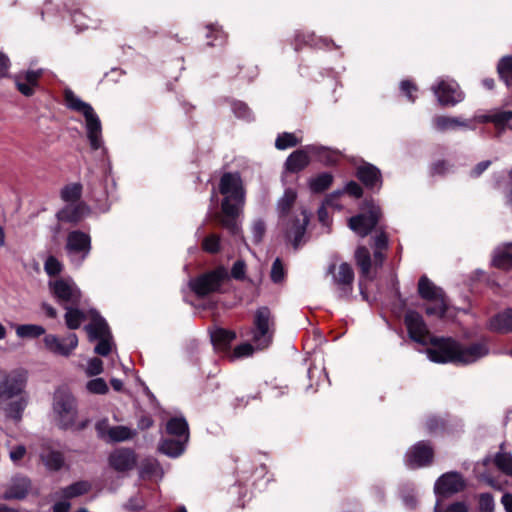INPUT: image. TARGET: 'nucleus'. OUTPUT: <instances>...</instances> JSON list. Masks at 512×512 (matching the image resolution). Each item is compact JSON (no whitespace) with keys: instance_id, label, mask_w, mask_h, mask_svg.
<instances>
[{"instance_id":"obj_1","label":"nucleus","mask_w":512,"mask_h":512,"mask_svg":"<svg viewBox=\"0 0 512 512\" xmlns=\"http://www.w3.org/2000/svg\"><path fill=\"white\" fill-rule=\"evenodd\" d=\"M219 193L224 196L221 213L216 216L218 224L236 236L241 228L238 218L245 204L246 190L239 172H224L219 180Z\"/></svg>"},{"instance_id":"obj_2","label":"nucleus","mask_w":512,"mask_h":512,"mask_svg":"<svg viewBox=\"0 0 512 512\" xmlns=\"http://www.w3.org/2000/svg\"><path fill=\"white\" fill-rule=\"evenodd\" d=\"M427 349L429 359L434 363L454 365H469L489 354L486 342H474L468 346L462 345L452 337L432 336Z\"/></svg>"},{"instance_id":"obj_3","label":"nucleus","mask_w":512,"mask_h":512,"mask_svg":"<svg viewBox=\"0 0 512 512\" xmlns=\"http://www.w3.org/2000/svg\"><path fill=\"white\" fill-rule=\"evenodd\" d=\"M64 103L72 111L81 113L86 121L87 138L92 150L96 151L102 146V125L93 107L78 98L75 93L67 88L63 92Z\"/></svg>"},{"instance_id":"obj_4","label":"nucleus","mask_w":512,"mask_h":512,"mask_svg":"<svg viewBox=\"0 0 512 512\" xmlns=\"http://www.w3.org/2000/svg\"><path fill=\"white\" fill-rule=\"evenodd\" d=\"M228 280L227 268L219 265L190 279L189 288L197 298L203 299L211 294L221 293L223 284Z\"/></svg>"},{"instance_id":"obj_5","label":"nucleus","mask_w":512,"mask_h":512,"mask_svg":"<svg viewBox=\"0 0 512 512\" xmlns=\"http://www.w3.org/2000/svg\"><path fill=\"white\" fill-rule=\"evenodd\" d=\"M418 294L423 300L434 303L426 307V315L436 316L440 319L445 317L448 310L445 292L441 287L436 286L426 275L421 276L418 281Z\"/></svg>"},{"instance_id":"obj_6","label":"nucleus","mask_w":512,"mask_h":512,"mask_svg":"<svg viewBox=\"0 0 512 512\" xmlns=\"http://www.w3.org/2000/svg\"><path fill=\"white\" fill-rule=\"evenodd\" d=\"M364 205L368 208L367 212L352 216L348 222L349 228L362 238L368 236L373 230H377L382 217L381 208L372 200H365Z\"/></svg>"},{"instance_id":"obj_7","label":"nucleus","mask_w":512,"mask_h":512,"mask_svg":"<svg viewBox=\"0 0 512 512\" xmlns=\"http://www.w3.org/2000/svg\"><path fill=\"white\" fill-rule=\"evenodd\" d=\"M328 274L332 275L335 293L340 300L349 301L353 293L354 271L347 262L338 267L335 263L329 265Z\"/></svg>"},{"instance_id":"obj_8","label":"nucleus","mask_w":512,"mask_h":512,"mask_svg":"<svg viewBox=\"0 0 512 512\" xmlns=\"http://www.w3.org/2000/svg\"><path fill=\"white\" fill-rule=\"evenodd\" d=\"M435 450L430 441H418L406 451L404 463L409 469H419L433 464Z\"/></svg>"},{"instance_id":"obj_9","label":"nucleus","mask_w":512,"mask_h":512,"mask_svg":"<svg viewBox=\"0 0 512 512\" xmlns=\"http://www.w3.org/2000/svg\"><path fill=\"white\" fill-rule=\"evenodd\" d=\"M54 412L58 416V426L67 430L75 424L77 408L75 398L64 392L55 394L53 403Z\"/></svg>"},{"instance_id":"obj_10","label":"nucleus","mask_w":512,"mask_h":512,"mask_svg":"<svg viewBox=\"0 0 512 512\" xmlns=\"http://www.w3.org/2000/svg\"><path fill=\"white\" fill-rule=\"evenodd\" d=\"M282 220L284 222L285 238L290 241L293 248L297 250L306 233L309 215L305 209H301L299 212H295Z\"/></svg>"},{"instance_id":"obj_11","label":"nucleus","mask_w":512,"mask_h":512,"mask_svg":"<svg viewBox=\"0 0 512 512\" xmlns=\"http://www.w3.org/2000/svg\"><path fill=\"white\" fill-rule=\"evenodd\" d=\"M272 314L267 306L258 308L254 315L253 342L259 349H265L272 341L269 330Z\"/></svg>"},{"instance_id":"obj_12","label":"nucleus","mask_w":512,"mask_h":512,"mask_svg":"<svg viewBox=\"0 0 512 512\" xmlns=\"http://www.w3.org/2000/svg\"><path fill=\"white\" fill-rule=\"evenodd\" d=\"M49 289L53 297L62 306H79L82 294L79 288L65 279H57L49 282Z\"/></svg>"},{"instance_id":"obj_13","label":"nucleus","mask_w":512,"mask_h":512,"mask_svg":"<svg viewBox=\"0 0 512 512\" xmlns=\"http://www.w3.org/2000/svg\"><path fill=\"white\" fill-rule=\"evenodd\" d=\"M404 324L412 341L423 346L429 344V339L432 335L419 312L408 310L404 316Z\"/></svg>"},{"instance_id":"obj_14","label":"nucleus","mask_w":512,"mask_h":512,"mask_svg":"<svg viewBox=\"0 0 512 512\" xmlns=\"http://www.w3.org/2000/svg\"><path fill=\"white\" fill-rule=\"evenodd\" d=\"M466 483L459 472L451 471L442 474L434 486L435 494L439 498H447L465 489Z\"/></svg>"},{"instance_id":"obj_15","label":"nucleus","mask_w":512,"mask_h":512,"mask_svg":"<svg viewBox=\"0 0 512 512\" xmlns=\"http://www.w3.org/2000/svg\"><path fill=\"white\" fill-rule=\"evenodd\" d=\"M138 455L132 448L120 447L113 450L108 457L109 466L118 473H125L136 468Z\"/></svg>"},{"instance_id":"obj_16","label":"nucleus","mask_w":512,"mask_h":512,"mask_svg":"<svg viewBox=\"0 0 512 512\" xmlns=\"http://www.w3.org/2000/svg\"><path fill=\"white\" fill-rule=\"evenodd\" d=\"M432 89L442 107H453L464 99V93L455 81L441 80Z\"/></svg>"},{"instance_id":"obj_17","label":"nucleus","mask_w":512,"mask_h":512,"mask_svg":"<svg viewBox=\"0 0 512 512\" xmlns=\"http://www.w3.org/2000/svg\"><path fill=\"white\" fill-rule=\"evenodd\" d=\"M355 177L371 192H379L383 186V177L380 169L368 162H363L356 168Z\"/></svg>"},{"instance_id":"obj_18","label":"nucleus","mask_w":512,"mask_h":512,"mask_svg":"<svg viewBox=\"0 0 512 512\" xmlns=\"http://www.w3.org/2000/svg\"><path fill=\"white\" fill-rule=\"evenodd\" d=\"M43 342L49 352L68 357L76 349L78 337L75 333H71L65 338H60L54 334H47L44 336Z\"/></svg>"},{"instance_id":"obj_19","label":"nucleus","mask_w":512,"mask_h":512,"mask_svg":"<svg viewBox=\"0 0 512 512\" xmlns=\"http://www.w3.org/2000/svg\"><path fill=\"white\" fill-rule=\"evenodd\" d=\"M25 384L26 375L23 371L4 372L3 380L0 383V399H11L21 394Z\"/></svg>"},{"instance_id":"obj_20","label":"nucleus","mask_w":512,"mask_h":512,"mask_svg":"<svg viewBox=\"0 0 512 512\" xmlns=\"http://www.w3.org/2000/svg\"><path fill=\"white\" fill-rule=\"evenodd\" d=\"M43 76V70H27L23 74L15 76V85L17 90L26 97L35 94V89L39 87V80Z\"/></svg>"},{"instance_id":"obj_21","label":"nucleus","mask_w":512,"mask_h":512,"mask_svg":"<svg viewBox=\"0 0 512 512\" xmlns=\"http://www.w3.org/2000/svg\"><path fill=\"white\" fill-rule=\"evenodd\" d=\"M66 249L71 253L82 254L85 258L91 250V238L83 231H71L67 236Z\"/></svg>"},{"instance_id":"obj_22","label":"nucleus","mask_w":512,"mask_h":512,"mask_svg":"<svg viewBox=\"0 0 512 512\" xmlns=\"http://www.w3.org/2000/svg\"><path fill=\"white\" fill-rule=\"evenodd\" d=\"M91 322L84 329L88 334L90 341H95L104 337H111L110 328L106 320L96 311H91Z\"/></svg>"},{"instance_id":"obj_23","label":"nucleus","mask_w":512,"mask_h":512,"mask_svg":"<svg viewBox=\"0 0 512 512\" xmlns=\"http://www.w3.org/2000/svg\"><path fill=\"white\" fill-rule=\"evenodd\" d=\"M488 328L500 334L512 333V308H506L492 316Z\"/></svg>"},{"instance_id":"obj_24","label":"nucleus","mask_w":512,"mask_h":512,"mask_svg":"<svg viewBox=\"0 0 512 512\" xmlns=\"http://www.w3.org/2000/svg\"><path fill=\"white\" fill-rule=\"evenodd\" d=\"M307 146L293 151L285 161V170L289 173H299L310 164Z\"/></svg>"},{"instance_id":"obj_25","label":"nucleus","mask_w":512,"mask_h":512,"mask_svg":"<svg viewBox=\"0 0 512 512\" xmlns=\"http://www.w3.org/2000/svg\"><path fill=\"white\" fill-rule=\"evenodd\" d=\"M236 337L235 331L219 327L211 333V342L215 350L228 353Z\"/></svg>"},{"instance_id":"obj_26","label":"nucleus","mask_w":512,"mask_h":512,"mask_svg":"<svg viewBox=\"0 0 512 512\" xmlns=\"http://www.w3.org/2000/svg\"><path fill=\"white\" fill-rule=\"evenodd\" d=\"M480 122L492 123L498 130H512V111H496L480 116Z\"/></svg>"},{"instance_id":"obj_27","label":"nucleus","mask_w":512,"mask_h":512,"mask_svg":"<svg viewBox=\"0 0 512 512\" xmlns=\"http://www.w3.org/2000/svg\"><path fill=\"white\" fill-rule=\"evenodd\" d=\"M307 150L310 155L315 156L319 162L326 166L336 165L339 161L338 152L328 147L320 145H308Z\"/></svg>"},{"instance_id":"obj_28","label":"nucleus","mask_w":512,"mask_h":512,"mask_svg":"<svg viewBox=\"0 0 512 512\" xmlns=\"http://www.w3.org/2000/svg\"><path fill=\"white\" fill-rule=\"evenodd\" d=\"M31 482L28 478L22 477L12 483L3 494L5 500H22L30 490Z\"/></svg>"},{"instance_id":"obj_29","label":"nucleus","mask_w":512,"mask_h":512,"mask_svg":"<svg viewBox=\"0 0 512 512\" xmlns=\"http://www.w3.org/2000/svg\"><path fill=\"white\" fill-rule=\"evenodd\" d=\"M166 432L184 441L189 440V426L183 417H172L169 419L166 423Z\"/></svg>"},{"instance_id":"obj_30","label":"nucleus","mask_w":512,"mask_h":512,"mask_svg":"<svg viewBox=\"0 0 512 512\" xmlns=\"http://www.w3.org/2000/svg\"><path fill=\"white\" fill-rule=\"evenodd\" d=\"M187 442L180 438H165L160 441L158 450L169 457H178L184 452Z\"/></svg>"},{"instance_id":"obj_31","label":"nucleus","mask_w":512,"mask_h":512,"mask_svg":"<svg viewBox=\"0 0 512 512\" xmlns=\"http://www.w3.org/2000/svg\"><path fill=\"white\" fill-rule=\"evenodd\" d=\"M433 126L437 131L445 132L447 130H455L459 127H467L468 122L458 117L439 115L434 117Z\"/></svg>"},{"instance_id":"obj_32","label":"nucleus","mask_w":512,"mask_h":512,"mask_svg":"<svg viewBox=\"0 0 512 512\" xmlns=\"http://www.w3.org/2000/svg\"><path fill=\"white\" fill-rule=\"evenodd\" d=\"M354 257L356 265L360 269L361 276L369 278L372 267V259L369 249L366 246H358Z\"/></svg>"},{"instance_id":"obj_33","label":"nucleus","mask_w":512,"mask_h":512,"mask_svg":"<svg viewBox=\"0 0 512 512\" xmlns=\"http://www.w3.org/2000/svg\"><path fill=\"white\" fill-rule=\"evenodd\" d=\"M297 199V193L292 188H287L284 191L283 196L279 199L277 203L278 213L280 219H284L285 217L291 216L290 211L293 208Z\"/></svg>"},{"instance_id":"obj_34","label":"nucleus","mask_w":512,"mask_h":512,"mask_svg":"<svg viewBox=\"0 0 512 512\" xmlns=\"http://www.w3.org/2000/svg\"><path fill=\"white\" fill-rule=\"evenodd\" d=\"M66 310L64 315L65 324L68 329L76 330L81 326V323L86 319V314L78 308V306L65 305Z\"/></svg>"},{"instance_id":"obj_35","label":"nucleus","mask_w":512,"mask_h":512,"mask_svg":"<svg viewBox=\"0 0 512 512\" xmlns=\"http://www.w3.org/2000/svg\"><path fill=\"white\" fill-rule=\"evenodd\" d=\"M83 216V204L76 206H65L56 214L58 221L64 223H78Z\"/></svg>"},{"instance_id":"obj_36","label":"nucleus","mask_w":512,"mask_h":512,"mask_svg":"<svg viewBox=\"0 0 512 512\" xmlns=\"http://www.w3.org/2000/svg\"><path fill=\"white\" fill-rule=\"evenodd\" d=\"M334 180L330 172H322L309 180V188L315 194L325 192L330 188Z\"/></svg>"},{"instance_id":"obj_37","label":"nucleus","mask_w":512,"mask_h":512,"mask_svg":"<svg viewBox=\"0 0 512 512\" xmlns=\"http://www.w3.org/2000/svg\"><path fill=\"white\" fill-rule=\"evenodd\" d=\"M83 186L79 182L65 185L60 191V197L64 202L75 203L82 197Z\"/></svg>"},{"instance_id":"obj_38","label":"nucleus","mask_w":512,"mask_h":512,"mask_svg":"<svg viewBox=\"0 0 512 512\" xmlns=\"http://www.w3.org/2000/svg\"><path fill=\"white\" fill-rule=\"evenodd\" d=\"M90 490L91 484L88 481L81 480L63 488L62 495L66 499H72L87 494Z\"/></svg>"},{"instance_id":"obj_39","label":"nucleus","mask_w":512,"mask_h":512,"mask_svg":"<svg viewBox=\"0 0 512 512\" xmlns=\"http://www.w3.org/2000/svg\"><path fill=\"white\" fill-rule=\"evenodd\" d=\"M497 73L506 86H512V55L504 56L499 60Z\"/></svg>"},{"instance_id":"obj_40","label":"nucleus","mask_w":512,"mask_h":512,"mask_svg":"<svg viewBox=\"0 0 512 512\" xmlns=\"http://www.w3.org/2000/svg\"><path fill=\"white\" fill-rule=\"evenodd\" d=\"M136 435V431L131 430L127 426L119 425L108 429V437L110 442L118 443L132 439Z\"/></svg>"},{"instance_id":"obj_41","label":"nucleus","mask_w":512,"mask_h":512,"mask_svg":"<svg viewBox=\"0 0 512 512\" xmlns=\"http://www.w3.org/2000/svg\"><path fill=\"white\" fill-rule=\"evenodd\" d=\"M492 265L495 268L510 271L512 270V252L507 250H496L492 258Z\"/></svg>"},{"instance_id":"obj_42","label":"nucleus","mask_w":512,"mask_h":512,"mask_svg":"<svg viewBox=\"0 0 512 512\" xmlns=\"http://www.w3.org/2000/svg\"><path fill=\"white\" fill-rule=\"evenodd\" d=\"M16 334L20 338H38L45 334V328L41 325L36 324H23L18 325L16 328Z\"/></svg>"},{"instance_id":"obj_43","label":"nucleus","mask_w":512,"mask_h":512,"mask_svg":"<svg viewBox=\"0 0 512 512\" xmlns=\"http://www.w3.org/2000/svg\"><path fill=\"white\" fill-rule=\"evenodd\" d=\"M425 427L430 434H442L448 429V422L440 416H431L426 420Z\"/></svg>"},{"instance_id":"obj_44","label":"nucleus","mask_w":512,"mask_h":512,"mask_svg":"<svg viewBox=\"0 0 512 512\" xmlns=\"http://www.w3.org/2000/svg\"><path fill=\"white\" fill-rule=\"evenodd\" d=\"M300 140L293 133L283 132L275 140V147L278 150H285L297 146Z\"/></svg>"},{"instance_id":"obj_45","label":"nucleus","mask_w":512,"mask_h":512,"mask_svg":"<svg viewBox=\"0 0 512 512\" xmlns=\"http://www.w3.org/2000/svg\"><path fill=\"white\" fill-rule=\"evenodd\" d=\"M202 249L210 254H217L221 250V238L217 234H210L202 240Z\"/></svg>"},{"instance_id":"obj_46","label":"nucleus","mask_w":512,"mask_h":512,"mask_svg":"<svg viewBox=\"0 0 512 512\" xmlns=\"http://www.w3.org/2000/svg\"><path fill=\"white\" fill-rule=\"evenodd\" d=\"M44 462L49 470L59 471L64 465V457L59 451H51L46 455Z\"/></svg>"},{"instance_id":"obj_47","label":"nucleus","mask_w":512,"mask_h":512,"mask_svg":"<svg viewBox=\"0 0 512 512\" xmlns=\"http://www.w3.org/2000/svg\"><path fill=\"white\" fill-rule=\"evenodd\" d=\"M26 407V402L23 399L12 401L6 408L7 416L19 421L22 418V413Z\"/></svg>"},{"instance_id":"obj_48","label":"nucleus","mask_w":512,"mask_h":512,"mask_svg":"<svg viewBox=\"0 0 512 512\" xmlns=\"http://www.w3.org/2000/svg\"><path fill=\"white\" fill-rule=\"evenodd\" d=\"M87 390L92 394L104 395L109 391L108 385L103 378H95L87 382Z\"/></svg>"},{"instance_id":"obj_49","label":"nucleus","mask_w":512,"mask_h":512,"mask_svg":"<svg viewBox=\"0 0 512 512\" xmlns=\"http://www.w3.org/2000/svg\"><path fill=\"white\" fill-rule=\"evenodd\" d=\"M286 276V271L284 269V265L280 258H276L272 264L270 277L273 283L279 284L281 283Z\"/></svg>"},{"instance_id":"obj_50","label":"nucleus","mask_w":512,"mask_h":512,"mask_svg":"<svg viewBox=\"0 0 512 512\" xmlns=\"http://www.w3.org/2000/svg\"><path fill=\"white\" fill-rule=\"evenodd\" d=\"M496 466L505 474L512 475V456L506 453H498L495 457Z\"/></svg>"},{"instance_id":"obj_51","label":"nucleus","mask_w":512,"mask_h":512,"mask_svg":"<svg viewBox=\"0 0 512 512\" xmlns=\"http://www.w3.org/2000/svg\"><path fill=\"white\" fill-rule=\"evenodd\" d=\"M374 250H387L389 247V237L382 227L377 229V234L372 238Z\"/></svg>"},{"instance_id":"obj_52","label":"nucleus","mask_w":512,"mask_h":512,"mask_svg":"<svg viewBox=\"0 0 512 512\" xmlns=\"http://www.w3.org/2000/svg\"><path fill=\"white\" fill-rule=\"evenodd\" d=\"M44 269L50 277H54L61 273L63 266L56 257L49 256L44 263Z\"/></svg>"},{"instance_id":"obj_53","label":"nucleus","mask_w":512,"mask_h":512,"mask_svg":"<svg viewBox=\"0 0 512 512\" xmlns=\"http://www.w3.org/2000/svg\"><path fill=\"white\" fill-rule=\"evenodd\" d=\"M400 90L407 97L410 102L416 99L415 93L418 91L417 85L411 80H402L400 82Z\"/></svg>"},{"instance_id":"obj_54","label":"nucleus","mask_w":512,"mask_h":512,"mask_svg":"<svg viewBox=\"0 0 512 512\" xmlns=\"http://www.w3.org/2000/svg\"><path fill=\"white\" fill-rule=\"evenodd\" d=\"M434 512H468V507L465 502H454L448 505L446 508H443L440 500L437 501Z\"/></svg>"},{"instance_id":"obj_55","label":"nucleus","mask_w":512,"mask_h":512,"mask_svg":"<svg viewBox=\"0 0 512 512\" xmlns=\"http://www.w3.org/2000/svg\"><path fill=\"white\" fill-rule=\"evenodd\" d=\"M251 230H252L253 242L255 244H259L264 238V235L266 232V224L262 219H258L253 222Z\"/></svg>"},{"instance_id":"obj_56","label":"nucleus","mask_w":512,"mask_h":512,"mask_svg":"<svg viewBox=\"0 0 512 512\" xmlns=\"http://www.w3.org/2000/svg\"><path fill=\"white\" fill-rule=\"evenodd\" d=\"M343 192L344 194H347L350 197L356 199H360L364 194L362 186L354 180H350L346 183V185L343 187Z\"/></svg>"},{"instance_id":"obj_57","label":"nucleus","mask_w":512,"mask_h":512,"mask_svg":"<svg viewBox=\"0 0 512 512\" xmlns=\"http://www.w3.org/2000/svg\"><path fill=\"white\" fill-rule=\"evenodd\" d=\"M232 277L235 280L243 281L246 278V263L243 260H237L234 262L231 268V274H229V278Z\"/></svg>"},{"instance_id":"obj_58","label":"nucleus","mask_w":512,"mask_h":512,"mask_svg":"<svg viewBox=\"0 0 512 512\" xmlns=\"http://www.w3.org/2000/svg\"><path fill=\"white\" fill-rule=\"evenodd\" d=\"M232 111L236 117L241 119H249L251 115L250 108L248 105L242 101H233L232 103Z\"/></svg>"},{"instance_id":"obj_59","label":"nucleus","mask_w":512,"mask_h":512,"mask_svg":"<svg viewBox=\"0 0 512 512\" xmlns=\"http://www.w3.org/2000/svg\"><path fill=\"white\" fill-rule=\"evenodd\" d=\"M479 509L480 512H493L494 499L490 493H482L479 496Z\"/></svg>"},{"instance_id":"obj_60","label":"nucleus","mask_w":512,"mask_h":512,"mask_svg":"<svg viewBox=\"0 0 512 512\" xmlns=\"http://www.w3.org/2000/svg\"><path fill=\"white\" fill-rule=\"evenodd\" d=\"M99 342L94 348V352L100 356H108L111 352V337L97 339Z\"/></svg>"},{"instance_id":"obj_61","label":"nucleus","mask_w":512,"mask_h":512,"mask_svg":"<svg viewBox=\"0 0 512 512\" xmlns=\"http://www.w3.org/2000/svg\"><path fill=\"white\" fill-rule=\"evenodd\" d=\"M450 168L449 163L446 160H437L430 166V174L434 175H445Z\"/></svg>"},{"instance_id":"obj_62","label":"nucleus","mask_w":512,"mask_h":512,"mask_svg":"<svg viewBox=\"0 0 512 512\" xmlns=\"http://www.w3.org/2000/svg\"><path fill=\"white\" fill-rule=\"evenodd\" d=\"M103 372V362L100 358L94 357L89 360L86 373L88 376H96Z\"/></svg>"},{"instance_id":"obj_63","label":"nucleus","mask_w":512,"mask_h":512,"mask_svg":"<svg viewBox=\"0 0 512 512\" xmlns=\"http://www.w3.org/2000/svg\"><path fill=\"white\" fill-rule=\"evenodd\" d=\"M254 352V347L252 344L245 342L238 346H236L233 350V356L235 358H242L251 356Z\"/></svg>"},{"instance_id":"obj_64","label":"nucleus","mask_w":512,"mask_h":512,"mask_svg":"<svg viewBox=\"0 0 512 512\" xmlns=\"http://www.w3.org/2000/svg\"><path fill=\"white\" fill-rule=\"evenodd\" d=\"M145 501L141 496L131 497L125 504V509L129 512H138L144 509Z\"/></svg>"}]
</instances>
